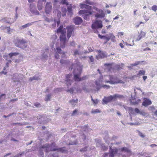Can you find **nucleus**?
I'll return each instance as SVG.
<instances>
[{
    "label": "nucleus",
    "mask_w": 157,
    "mask_h": 157,
    "mask_svg": "<svg viewBox=\"0 0 157 157\" xmlns=\"http://www.w3.org/2000/svg\"><path fill=\"white\" fill-rule=\"evenodd\" d=\"M80 7L82 9L85 8L86 10H80L79 12V14H83L82 16L86 20H88L89 16L92 14L93 12L92 11V7L82 3L80 4Z\"/></svg>",
    "instance_id": "nucleus-1"
},
{
    "label": "nucleus",
    "mask_w": 157,
    "mask_h": 157,
    "mask_svg": "<svg viewBox=\"0 0 157 157\" xmlns=\"http://www.w3.org/2000/svg\"><path fill=\"white\" fill-rule=\"evenodd\" d=\"M76 67L73 71L74 79L75 81H78L81 80L80 77L82 70V66L78 62H77L76 64H73L72 67Z\"/></svg>",
    "instance_id": "nucleus-2"
},
{
    "label": "nucleus",
    "mask_w": 157,
    "mask_h": 157,
    "mask_svg": "<svg viewBox=\"0 0 157 157\" xmlns=\"http://www.w3.org/2000/svg\"><path fill=\"white\" fill-rule=\"evenodd\" d=\"M104 81L105 83H109L111 84L123 83V82L118 79L116 76L109 75L104 76Z\"/></svg>",
    "instance_id": "nucleus-3"
},
{
    "label": "nucleus",
    "mask_w": 157,
    "mask_h": 157,
    "mask_svg": "<svg viewBox=\"0 0 157 157\" xmlns=\"http://www.w3.org/2000/svg\"><path fill=\"white\" fill-rule=\"evenodd\" d=\"M55 143H53L51 145L45 144L41 148L45 150V151L46 152H48L50 151H56L58 152H65L66 151L64 148L57 149L55 148Z\"/></svg>",
    "instance_id": "nucleus-4"
},
{
    "label": "nucleus",
    "mask_w": 157,
    "mask_h": 157,
    "mask_svg": "<svg viewBox=\"0 0 157 157\" xmlns=\"http://www.w3.org/2000/svg\"><path fill=\"white\" fill-rule=\"evenodd\" d=\"M63 26L62 25L57 29L58 33H60L61 34L60 36V46L61 48H64L65 46L66 37L65 34V32L63 30Z\"/></svg>",
    "instance_id": "nucleus-5"
},
{
    "label": "nucleus",
    "mask_w": 157,
    "mask_h": 157,
    "mask_svg": "<svg viewBox=\"0 0 157 157\" xmlns=\"http://www.w3.org/2000/svg\"><path fill=\"white\" fill-rule=\"evenodd\" d=\"M105 139V142L109 145V157H114V155H116L118 152V150L115 147H112V145L113 144L112 143H111V145H109V140L111 141V139L108 136H106L104 138Z\"/></svg>",
    "instance_id": "nucleus-6"
},
{
    "label": "nucleus",
    "mask_w": 157,
    "mask_h": 157,
    "mask_svg": "<svg viewBox=\"0 0 157 157\" xmlns=\"http://www.w3.org/2000/svg\"><path fill=\"white\" fill-rule=\"evenodd\" d=\"M18 55H19V56H20V58L21 57V55L19 53L17 52H11L9 54L8 56L7 55L3 56V58L7 61L6 63V67H4L3 68L4 70H5L6 67H8L9 64L12 62V61L10 59H9L8 57H9L10 58L12 59L13 57L16 56Z\"/></svg>",
    "instance_id": "nucleus-7"
},
{
    "label": "nucleus",
    "mask_w": 157,
    "mask_h": 157,
    "mask_svg": "<svg viewBox=\"0 0 157 157\" xmlns=\"http://www.w3.org/2000/svg\"><path fill=\"white\" fill-rule=\"evenodd\" d=\"M123 96L117 94H115L113 95H110L108 97H105L102 100L103 101L105 104L110 102L112 100H115L117 98H122Z\"/></svg>",
    "instance_id": "nucleus-8"
},
{
    "label": "nucleus",
    "mask_w": 157,
    "mask_h": 157,
    "mask_svg": "<svg viewBox=\"0 0 157 157\" xmlns=\"http://www.w3.org/2000/svg\"><path fill=\"white\" fill-rule=\"evenodd\" d=\"M14 43L16 46L22 48H25L27 46L26 42L23 40L16 39L14 40Z\"/></svg>",
    "instance_id": "nucleus-9"
},
{
    "label": "nucleus",
    "mask_w": 157,
    "mask_h": 157,
    "mask_svg": "<svg viewBox=\"0 0 157 157\" xmlns=\"http://www.w3.org/2000/svg\"><path fill=\"white\" fill-rule=\"evenodd\" d=\"M104 80L105 79L104 77L102 79L100 78V80L99 81V82H98V81H96L95 84L96 85V88L98 90H99L101 87H103L104 88H107V89L109 88L110 86L109 85H102L101 84V83L103 82H103Z\"/></svg>",
    "instance_id": "nucleus-10"
},
{
    "label": "nucleus",
    "mask_w": 157,
    "mask_h": 157,
    "mask_svg": "<svg viewBox=\"0 0 157 157\" xmlns=\"http://www.w3.org/2000/svg\"><path fill=\"white\" fill-rule=\"evenodd\" d=\"M91 27L93 29H101L103 27L102 21L101 20H96L93 23Z\"/></svg>",
    "instance_id": "nucleus-11"
},
{
    "label": "nucleus",
    "mask_w": 157,
    "mask_h": 157,
    "mask_svg": "<svg viewBox=\"0 0 157 157\" xmlns=\"http://www.w3.org/2000/svg\"><path fill=\"white\" fill-rule=\"evenodd\" d=\"M148 109L152 113V118L157 120V107L153 105L151 106L148 107Z\"/></svg>",
    "instance_id": "nucleus-12"
},
{
    "label": "nucleus",
    "mask_w": 157,
    "mask_h": 157,
    "mask_svg": "<svg viewBox=\"0 0 157 157\" xmlns=\"http://www.w3.org/2000/svg\"><path fill=\"white\" fill-rule=\"evenodd\" d=\"M134 111L136 114H139L144 117H147L149 116V114L148 113L145 112L143 110H140L137 108L135 109Z\"/></svg>",
    "instance_id": "nucleus-13"
},
{
    "label": "nucleus",
    "mask_w": 157,
    "mask_h": 157,
    "mask_svg": "<svg viewBox=\"0 0 157 157\" xmlns=\"http://www.w3.org/2000/svg\"><path fill=\"white\" fill-rule=\"evenodd\" d=\"M104 66L106 67V69L108 71H113L115 64H114L105 63L104 64Z\"/></svg>",
    "instance_id": "nucleus-14"
},
{
    "label": "nucleus",
    "mask_w": 157,
    "mask_h": 157,
    "mask_svg": "<svg viewBox=\"0 0 157 157\" xmlns=\"http://www.w3.org/2000/svg\"><path fill=\"white\" fill-rule=\"evenodd\" d=\"M105 16V14L103 10H99L95 15V17L97 18H102Z\"/></svg>",
    "instance_id": "nucleus-15"
},
{
    "label": "nucleus",
    "mask_w": 157,
    "mask_h": 157,
    "mask_svg": "<svg viewBox=\"0 0 157 157\" xmlns=\"http://www.w3.org/2000/svg\"><path fill=\"white\" fill-rule=\"evenodd\" d=\"M52 8V4L50 2H47L45 7V12L48 14L51 12Z\"/></svg>",
    "instance_id": "nucleus-16"
},
{
    "label": "nucleus",
    "mask_w": 157,
    "mask_h": 157,
    "mask_svg": "<svg viewBox=\"0 0 157 157\" xmlns=\"http://www.w3.org/2000/svg\"><path fill=\"white\" fill-rule=\"evenodd\" d=\"M151 101L150 100L147 98H145L142 103V105L145 107H147L148 105H151Z\"/></svg>",
    "instance_id": "nucleus-17"
},
{
    "label": "nucleus",
    "mask_w": 157,
    "mask_h": 157,
    "mask_svg": "<svg viewBox=\"0 0 157 157\" xmlns=\"http://www.w3.org/2000/svg\"><path fill=\"white\" fill-rule=\"evenodd\" d=\"M72 77L71 74L67 75L66 76V82L67 86L71 85L72 81L70 80V78Z\"/></svg>",
    "instance_id": "nucleus-18"
},
{
    "label": "nucleus",
    "mask_w": 157,
    "mask_h": 157,
    "mask_svg": "<svg viewBox=\"0 0 157 157\" xmlns=\"http://www.w3.org/2000/svg\"><path fill=\"white\" fill-rule=\"evenodd\" d=\"M106 56V55L104 52L99 51H98V55L96 56V58L97 59H98Z\"/></svg>",
    "instance_id": "nucleus-19"
},
{
    "label": "nucleus",
    "mask_w": 157,
    "mask_h": 157,
    "mask_svg": "<svg viewBox=\"0 0 157 157\" xmlns=\"http://www.w3.org/2000/svg\"><path fill=\"white\" fill-rule=\"evenodd\" d=\"M146 35L145 33L141 31L140 33H139V35L137 38L135 40L136 41H139L142 38L144 37Z\"/></svg>",
    "instance_id": "nucleus-20"
},
{
    "label": "nucleus",
    "mask_w": 157,
    "mask_h": 157,
    "mask_svg": "<svg viewBox=\"0 0 157 157\" xmlns=\"http://www.w3.org/2000/svg\"><path fill=\"white\" fill-rule=\"evenodd\" d=\"M67 29V37L68 38H69L71 36L72 32L73 30V28L72 26H68Z\"/></svg>",
    "instance_id": "nucleus-21"
},
{
    "label": "nucleus",
    "mask_w": 157,
    "mask_h": 157,
    "mask_svg": "<svg viewBox=\"0 0 157 157\" xmlns=\"http://www.w3.org/2000/svg\"><path fill=\"white\" fill-rule=\"evenodd\" d=\"M16 19H15L14 21H10L11 18H10L9 17H5L2 19L0 20V22L2 21L3 22H4L6 23H7L11 24L14 22L15 21Z\"/></svg>",
    "instance_id": "nucleus-22"
},
{
    "label": "nucleus",
    "mask_w": 157,
    "mask_h": 157,
    "mask_svg": "<svg viewBox=\"0 0 157 157\" xmlns=\"http://www.w3.org/2000/svg\"><path fill=\"white\" fill-rule=\"evenodd\" d=\"M108 38H107V41H109L111 40L112 42H115L116 41L115 37L113 33H109L108 34Z\"/></svg>",
    "instance_id": "nucleus-23"
},
{
    "label": "nucleus",
    "mask_w": 157,
    "mask_h": 157,
    "mask_svg": "<svg viewBox=\"0 0 157 157\" xmlns=\"http://www.w3.org/2000/svg\"><path fill=\"white\" fill-rule=\"evenodd\" d=\"M46 0H39L38 2L37 7L38 10H40L42 8L43 3H44Z\"/></svg>",
    "instance_id": "nucleus-24"
},
{
    "label": "nucleus",
    "mask_w": 157,
    "mask_h": 157,
    "mask_svg": "<svg viewBox=\"0 0 157 157\" xmlns=\"http://www.w3.org/2000/svg\"><path fill=\"white\" fill-rule=\"evenodd\" d=\"M74 21L75 24L78 25L82 22V20L80 17H77L74 19Z\"/></svg>",
    "instance_id": "nucleus-25"
},
{
    "label": "nucleus",
    "mask_w": 157,
    "mask_h": 157,
    "mask_svg": "<svg viewBox=\"0 0 157 157\" xmlns=\"http://www.w3.org/2000/svg\"><path fill=\"white\" fill-rule=\"evenodd\" d=\"M15 76L16 77L15 78L14 77L13 78L12 80L14 82H18L20 81V78H19L21 76V74H19L18 75L17 74H15Z\"/></svg>",
    "instance_id": "nucleus-26"
},
{
    "label": "nucleus",
    "mask_w": 157,
    "mask_h": 157,
    "mask_svg": "<svg viewBox=\"0 0 157 157\" xmlns=\"http://www.w3.org/2000/svg\"><path fill=\"white\" fill-rule=\"evenodd\" d=\"M88 52H86V51H85L84 52H81L77 49H75L74 52V55L75 56H77L78 55H81L83 54H85Z\"/></svg>",
    "instance_id": "nucleus-27"
},
{
    "label": "nucleus",
    "mask_w": 157,
    "mask_h": 157,
    "mask_svg": "<svg viewBox=\"0 0 157 157\" xmlns=\"http://www.w3.org/2000/svg\"><path fill=\"white\" fill-rule=\"evenodd\" d=\"M45 20L48 22H53L54 23H53L52 25V28H54L55 27L56 25V20H54L53 21L52 19H49L48 18H46L45 19Z\"/></svg>",
    "instance_id": "nucleus-28"
},
{
    "label": "nucleus",
    "mask_w": 157,
    "mask_h": 157,
    "mask_svg": "<svg viewBox=\"0 0 157 157\" xmlns=\"http://www.w3.org/2000/svg\"><path fill=\"white\" fill-rule=\"evenodd\" d=\"M145 74V71L144 70H140L138 71V73L135 76L137 77H140L142 75H144Z\"/></svg>",
    "instance_id": "nucleus-29"
},
{
    "label": "nucleus",
    "mask_w": 157,
    "mask_h": 157,
    "mask_svg": "<svg viewBox=\"0 0 157 157\" xmlns=\"http://www.w3.org/2000/svg\"><path fill=\"white\" fill-rule=\"evenodd\" d=\"M4 28L7 29V32L9 34L13 32V29H10L9 27H2V26L1 27V29H4Z\"/></svg>",
    "instance_id": "nucleus-30"
},
{
    "label": "nucleus",
    "mask_w": 157,
    "mask_h": 157,
    "mask_svg": "<svg viewBox=\"0 0 157 157\" xmlns=\"http://www.w3.org/2000/svg\"><path fill=\"white\" fill-rule=\"evenodd\" d=\"M34 22H33L31 23H28L25 25L23 26H22L21 27V29H24L25 28H27L31 25H33V23Z\"/></svg>",
    "instance_id": "nucleus-31"
},
{
    "label": "nucleus",
    "mask_w": 157,
    "mask_h": 157,
    "mask_svg": "<svg viewBox=\"0 0 157 157\" xmlns=\"http://www.w3.org/2000/svg\"><path fill=\"white\" fill-rule=\"evenodd\" d=\"M143 62L145 63L144 61H136L134 63L131 64V65L133 67L138 65L141 64Z\"/></svg>",
    "instance_id": "nucleus-32"
},
{
    "label": "nucleus",
    "mask_w": 157,
    "mask_h": 157,
    "mask_svg": "<svg viewBox=\"0 0 157 157\" xmlns=\"http://www.w3.org/2000/svg\"><path fill=\"white\" fill-rule=\"evenodd\" d=\"M67 12L69 15H71L72 13V7L71 6H68L67 7Z\"/></svg>",
    "instance_id": "nucleus-33"
},
{
    "label": "nucleus",
    "mask_w": 157,
    "mask_h": 157,
    "mask_svg": "<svg viewBox=\"0 0 157 157\" xmlns=\"http://www.w3.org/2000/svg\"><path fill=\"white\" fill-rule=\"evenodd\" d=\"M140 99H138L136 101H133L131 100V102L134 105H137L141 101Z\"/></svg>",
    "instance_id": "nucleus-34"
},
{
    "label": "nucleus",
    "mask_w": 157,
    "mask_h": 157,
    "mask_svg": "<svg viewBox=\"0 0 157 157\" xmlns=\"http://www.w3.org/2000/svg\"><path fill=\"white\" fill-rule=\"evenodd\" d=\"M121 151L122 152H123V151L127 152L128 153L131 152L130 151L129 149H128V148L125 147H123V148H122L121 149Z\"/></svg>",
    "instance_id": "nucleus-35"
},
{
    "label": "nucleus",
    "mask_w": 157,
    "mask_h": 157,
    "mask_svg": "<svg viewBox=\"0 0 157 157\" xmlns=\"http://www.w3.org/2000/svg\"><path fill=\"white\" fill-rule=\"evenodd\" d=\"M40 79V78L39 76H34L32 78H30L29 80L30 81H33V80H38Z\"/></svg>",
    "instance_id": "nucleus-36"
},
{
    "label": "nucleus",
    "mask_w": 157,
    "mask_h": 157,
    "mask_svg": "<svg viewBox=\"0 0 157 157\" xmlns=\"http://www.w3.org/2000/svg\"><path fill=\"white\" fill-rule=\"evenodd\" d=\"M51 98V95L50 94H48L46 95L45 100L46 101H49Z\"/></svg>",
    "instance_id": "nucleus-37"
},
{
    "label": "nucleus",
    "mask_w": 157,
    "mask_h": 157,
    "mask_svg": "<svg viewBox=\"0 0 157 157\" xmlns=\"http://www.w3.org/2000/svg\"><path fill=\"white\" fill-rule=\"evenodd\" d=\"M62 16H65L66 14L67 13V10L66 8H62Z\"/></svg>",
    "instance_id": "nucleus-38"
},
{
    "label": "nucleus",
    "mask_w": 157,
    "mask_h": 157,
    "mask_svg": "<svg viewBox=\"0 0 157 157\" xmlns=\"http://www.w3.org/2000/svg\"><path fill=\"white\" fill-rule=\"evenodd\" d=\"M78 101V100L77 99H76V100H72L70 101V102L72 105H75L76 103H77Z\"/></svg>",
    "instance_id": "nucleus-39"
},
{
    "label": "nucleus",
    "mask_w": 157,
    "mask_h": 157,
    "mask_svg": "<svg viewBox=\"0 0 157 157\" xmlns=\"http://www.w3.org/2000/svg\"><path fill=\"white\" fill-rule=\"evenodd\" d=\"M84 2L85 3L91 5H94V3L91 2L90 0H86Z\"/></svg>",
    "instance_id": "nucleus-40"
},
{
    "label": "nucleus",
    "mask_w": 157,
    "mask_h": 157,
    "mask_svg": "<svg viewBox=\"0 0 157 157\" xmlns=\"http://www.w3.org/2000/svg\"><path fill=\"white\" fill-rule=\"evenodd\" d=\"M101 149L104 151H106L108 149V147L105 146L103 144L101 145Z\"/></svg>",
    "instance_id": "nucleus-41"
},
{
    "label": "nucleus",
    "mask_w": 157,
    "mask_h": 157,
    "mask_svg": "<svg viewBox=\"0 0 157 157\" xmlns=\"http://www.w3.org/2000/svg\"><path fill=\"white\" fill-rule=\"evenodd\" d=\"M151 10L155 12H156L157 10V6L155 5L151 7Z\"/></svg>",
    "instance_id": "nucleus-42"
},
{
    "label": "nucleus",
    "mask_w": 157,
    "mask_h": 157,
    "mask_svg": "<svg viewBox=\"0 0 157 157\" xmlns=\"http://www.w3.org/2000/svg\"><path fill=\"white\" fill-rule=\"evenodd\" d=\"M56 50L57 51V52L59 54H61L62 53V51L61 50V49L59 47H57L56 48Z\"/></svg>",
    "instance_id": "nucleus-43"
},
{
    "label": "nucleus",
    "mask_w": 157,
    "mask_h": 157,
    "mask_svg": "<svg viewBox=\"0 0 157 157\" xmlns=\"http://www.w3.org/2000/svg\"><path fill=\"white\" fill-rule=\"evenodd\" d=\"M47 54L46 53H44V54L42 56V58H43V59H44V61L45 60V59H45V60H46L47 59Z\"/></svg>",
    "instance_id": "nucleus-44"
},
{
    "label": "nucleus",
    "mask_w": 157,
    "mask_h": 157,
    "mask_svg": "<svg viewBox=\"0 0 157 157\" xmlns=\"http://www.w3.org/2000/svg\"><path fill=\"white\" fill-rule=\"evenodd\" d=\"M5 98V95L4 94H0V101L2 100Z\"/></svg>",
    "instance_id": "nucleus-45"
},
{
    "label": "nucleus",
    "mask_w": 157,
    "mask_h": 157,
    "mask_svg": "<svg viewBox=\"0 0 157 157\" xmlns=\"http://www.w3.org/2000/svg\"><path fill=\"white\" fill-rule=\"evenodd\" d=\"M99 112H100V111L98 109H96L95 110H92L91 112V113H99Z\"/></svg>",
    "instance_id": "nucleus-46"
},
{
    "label": "nucleus",
    "mask_w": 157,
    "mask_h": 157,
    "mask_svg": "<svg viewBox=\"0 0 157 157\" xmlns=\"http://www.w3.org/2000/svg\"><path fill=\"white\" fill-rule=\"evenodd\" d=\"M61 3L63 4H66L67 5H68V3L66 0H62Z\"/></svg>",
    "instance_id": "nucleus-47"
},
{
    "label": "nucleus",
    "mask_w": 157,
    "mask_h": 157,
    "mask_svg": "<svg viewBox=\"0 0 157 157\" xmlns=\"http://www.w3.org/2000/svg\"><path fill=\"white\" fill-rule=\"evenodd\" d=\"M108 38V34L106 35L105 36H104V38L103 39H105L106 40V42H105V44H106L107 43V42H108V41H107V38Z\"/></svg>",
    "instance_id": "nucleus-48"
},
{
    "label": "nucleus",
    "mask_w": 157,
    "mask_h": 157,
    "mask_svg": "<svg viewBox=\"0 0 157 157\" xmlns=\"http://www.w3.org/2000/svg\"><path fill=\"white\" fill-rule=\"evenodd\" d=\"M67 62V61L66 60H63V59H61L60 60V63L62 64L66 63Z\"/></svg>",
    "instance_id": "nucleus-49"
},
{
    "label": "nucleus",
    "mask_w": 157,
    "mask_h": 157,
    "mask_svg": "<svg viewBox=\"0 0 157 157\" xmlns=\"http://www.w3.org/2000/svg\"><path fill=\"white\" fill-rule=\"evenodd\" d=\"M48 157H58L57 153H56L54 155H50Z\"/></svg>",
    "instance_id": "nucleus-50"
},
{
    "label": "nucleus",
    "mask_w": 157,
    "mask_h": 157,
    "mask_svg": "<svg viewBox=\"0 0 157 157\" xmlns=\"http://www.w3.org/2000/svg\"><path fill=\"white\" fill-rule=\"evenodd\" d=\"M87 147H85L84 148L80 150V151L81 152H85L87 150Z\"/></svg>",
    "instance_id": "nucleus-51"
},
{
    "label": "nucleus",
    "mask_w": 157,
    "mask_h": 157,
    "mask_svg": "<svg viewBox=\"0 0 157 157\" xmlns=\"http://www.w3.org/2000/svg\"><path fill=\"white\" fill-rule=\"evenodd\" d=\"M89 58L90 59V61L92 62L93 63L94 61V58H93V57L92 56H91L90 57H89Z\"/></svg>",
    "instance_id": "nucleus-52"
},
{
    "label": "nucleus",
    "mask_w": 157,
    "mask_h": 157,
    "mask_svg": "<svg viewBox=\"0 0 157 157\" xmlns=\"http://www.w3.org/2000/svg\"><path fill=\"white\" fill-rule=\"evenodd\" d=\"M124 35V33L123 32H119L117 33V36H123Z\"/></svg>",
    "instance_id": "nucleus-53"
},
{
    "label": "nucleus",
    "mask_w": 157,
    "mask_h": 157,
    "mask_svg": "<svg viewBox=\"0 0 157 157\" xmlns=\"http://www.w3.org/2000/svg\"><path fill=\"white\" fill-rule=\"evenodd\" d=\"M55 58L57 59H59V54L57 53H56L55 54Z\"/></svg>",
    "instance_id": "nucleus-54"
},
{
    "label": "nucleus",
    "mask_w": 157,
    "mask_h": 157,
    "mask_svg": "<svg viewBox=\"0 0 157 157\" xmlns=\"http://www.w3.org/2000/svg\"><path fill=\"white\" fill-rule=\"evenodd\" d=\"M74 89L73 88H71L70 90H67V92H69L71 93H72L73 92Z\"/></svg>",
    "instance_id": "nucleus-55"
},
{
    "label": "nucleus",
    "mask_w": 157,
    "mask_h": 157,
    "mask_svg": "<svg viewBox=\"0 0 157 157\" xmlns=\"http://www.w3.org/2000/svg\"><path fill=\"white\" fill-rule=\"evenodd\" d=\"M138 134L142 138H144V135H143V134L139 131H138Z\"/></svg>",
    "instance_id": "nucleus-56"
},
{
    "label": "nucleus",
    "mask_w": 157,
    "mask_h": 157,
    "mask_svg": "<svg viewBox=\"0 0 157 157\" xmlns=\"http://www.w3.org/2000/svg\"><path fill=\"white\" fill-rule=\"evenodd\" d=\"M44 154L42 152H41V151H40L39 156H40V157H42L44 156Z\"/></svg>",
    "instance_id": "nucleus-57"
},
{
    "label": "nucleus",
    "mask_w": 157,
    "mask_h": 157,
    "mask_svg": "<svg viewBox=\"0 0 157 157\" xmlns=\"http://www.w3.org/2000/svg\"><path fill=\"white\" fill-rule=\"evenodd\" d=\"M40 104L38 102H36L35 103L34 105L36 107H38L40 106Z\"/></svg>",
    "instance_id": "nucleus-58"
},
{
    "label": "nucleus",
    "mask_w": 157,
    "mask_h": 157,
    "mask_svg": "<svg viewBox=\"0 0 157 157\" xmlns=\"http://www.w3.org/2000/svg\"><path fill=\"white\" fill-rule=\"evenodd\" d=\"M128 124L131 125H140V124H138V123L137 124H136V123H128Z\"/></svg>",
    "instance_id": "nucleus-59"
},
{
    "label": "nucleus",
    "mask_w": 157,
    "mask_h": 157,
    "mask_svg": "<svg viewBox=\"0 0 157 157\" xmlns=\"http://www.w3.org/2000/svg\"><path fill=\"white\" fill-rule=\"evenodd\" d=\"M93 8L94 10H95L96 11H97V12H99V10H101L99 9L98 8H97L95 6L93 7Z\"/></svg>",
    "instance_id": "nucleus-60"
},
{
    "label": "nucleus",
    "mask_w": 157,
    "mask_h": 157,
    "mask_svg": "<svg viewBox=\"0 0 157 157\" xmlns=\"http://www.w3.org/2000/svg\"><path fill=\"white\" fill-rule=\"evenodd\" d=\"M109 153H105L104 154L103 157H108V155Z\"/></svg>",
    "instance_id": "nucleus-61"
},
{
    "label": "nucleus",
    "mask_w": 157,
    "mask_h": 157,
    "mask_svg": "<svg viewBox=\"0 0 157 157\" xmlns=\"http://www.w3.org/2000/svg\"><path fill=\"white\" fill-rule=\"evenodd\" d=\"M87 129V126H85L82 128V130H83L84 131H86Z\"/></svg>",
    "instance_id": "nucleus-62"
},
{
    "label": "nucleus",
    "mask_w": 157,
    "mask_h": 157,
    "mask_svg": "<svg viewBox=\"0 0 157 157\" xmlns=\"http://www.w3.org/2000/svg\"><path fill=\"white\" fill-rule=\"evenodd\" d=\"M75 43L74 42L72 41V42H71L70 45L71 46L74 47L75 46Z\"/></svg>",
    "instance_id": "nucleus-63"
},
{
    "label": "nucleus",
    "mask_w": 157,
    "mask_h": 157,
    "mask_svg": "<svg viewBox=\"0 0 157 157\" xmlns=\"http://www.w3.org/2000/svg\"><path fill=\"white\" fill-rule=\"evenodd\" d=\"M81 138L83 140H85L86 139L85 136H84V134H83L82 136H81Z\"/></svg>",
    "instance_id": "nucleus-64"
}]
</instances>
